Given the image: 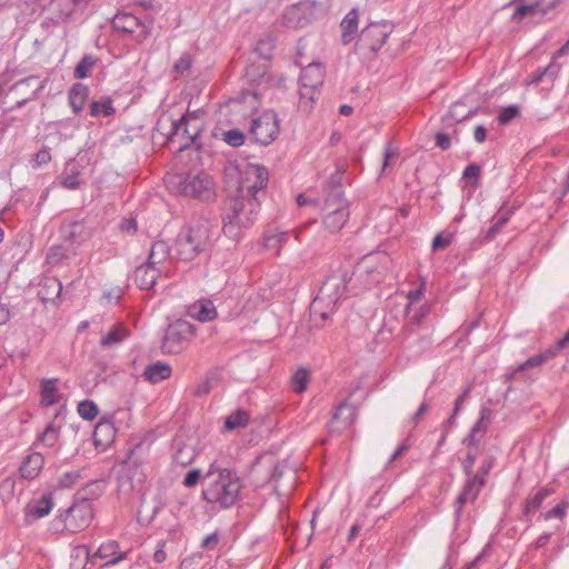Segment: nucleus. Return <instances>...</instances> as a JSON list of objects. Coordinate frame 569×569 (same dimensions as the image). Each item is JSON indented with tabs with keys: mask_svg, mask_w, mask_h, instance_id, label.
Here are the masks:
<instances>
[{
	"mask_svg": "<svg viewBox=\"0 0 569 569\" xmlns=\"http://www.w3.org/2000/svg\"><path fill=\"white\" fill-rule=\"evenodd\" d=\"M268 177V170L262 166L247 168L222 216V231L228 238L239 240L241 230L249 229L254 223L261 200L266 196Z\"/></svg>",
	"mask_w": 569,
	"mask_h": 569,
	"instance_id": "f257e3e1",
	"label": "nucleus"
},
{
	"mask_svg": "<svg viewBox=\"0 0 569 569\" xmlns=\"http://www.w3.org/2000/svg\"><path fill=\"white\" fill-rule=\"evenodd\" d=\"M213 470L214 467L211 466L204 476L207 485L202 490L203 499L228 509L240 499V478L232 469H218L217 476Z\"/></svg>",
	"mask_w": 569,
	"mask_h": 569,
	"instance_id": "f03ea898",
	"label": "nucleus"
},
{
	"mask_svg": "<svg viewBox=\"0 0 569 569\" xmlns=\"http://www.w3.org/2000/svg\"><path fill=\"white\" fill-rule=\"evenodd\" d=\"M210 240V224L197 221L181 228L174 240V257L190 262L206 251Z\"/></svg>",
	"mask_w": 569,
	"mask_h": 569,
	"instance_id": "7ed1b4c3",
	"label": "nucleus"
},
{
	"mask_svg": "<svg viewBox=\"0 0 569 569\" xmlns=\"http://www.w3.org/2000/svg\"><path fill=\"white\" fill-rule=\"evenodd\" d=\"M389 262L390 259L387 254H369L365 257L356 264L353 271L350 273V276H352L351 283H353V287L363 289L378 284L386 277L389 269Z\"/></svg>",
	"mask_w": 569,
	"mask_h": 569,
	"instance_id": "20e7f679",
	"label": "nucleus"
},
{
	"mask_svg": "<svg viewBox=\"0 0 569 569\" xmlns=\"http://www.w3.org/2000/svg\"><path fill=\"white\" fill-rule=\"evenodd\" d=\"M176 179L179 192L186 197H192L201 201H211L216 197L214 182L204 172L177 176Z\"/></svg>",
	"mask_w": 569,
	"mask_h": 569,
	"instance_id": "39448f33",
	"label": "nucleus"
},
{
	"mask_svg": "<svg viewBox=\"0 0 569 569\" xmlns=\"http://www.w3.org/2000/svg\"><path fill=\"white\" fill-rule=\"evenodd\" d=\"M196 328L187 320H176L164 332L161 350L164 353L178 355L187 348L194 337Z\"/></svg>",
	"mask_w": 569,
	"mask_h": 569,
	"instance_id": "423d86ee",
	"label": "nucleus"
},
{
	"mask_svg": "<svg viewBox=\"0 0 569 569\" xmlns=\"http://www.w3.org/2000/svg\"><path fill=\"white\" fill-rule=\"evenodd\" d=\"M250 138L258 144L269 146L279 134V119L274 111L267 110L254 118L250 126Z\"/></svg>",
	"mask_w": 569,
	"mask_h": 569,
	"instance_id": "0eeeda50",
	"label": "nucleus"
},
{
	"mask_svg": "<svg viewBox=\"0 0 569 569\" xmlns=\"http://www.w3.org/2000/svg\"><path fill=\"white\" fill-rule=\"evenodd\" d=\"M328 213L323 218V224L330 232L339 231L349 218L347 201L342 193L336 189L335 194H329L325 200Z\"/></svg>",
	"mask_w": 569,
	"mask_h": 569,
	"instance_id": "6e6552de",
	"label": "nucleus"
},
{
	"mask_svg": "<svg viewBox=\"0 0 569 569\" xmlns=\"http://www.w3.org/2000/svg\"><path fill=\"white\" fill-rule=\"evenodd\" d=\"M78 555L82 553L92 562L97 559L103 561L101 568H108L118 565L120 561L124 560L128 556L127 550H121L118 541L108 540L102 542L97 550L91 553L90 547L82 546L77 548Z\"/></svg>",
	"mask_w": 569,
	"mask_h": 569,
	"instance_id": "1a4fd4ad",
	"label": "nucleus"
},
{
	"mask_svg": "<svg viewBox=\"0 0 569 569\" xmlns=\"http://www.w3.org/2000/svg\"><path fill=\"white\" fill-rule=\"evenodd\" d=\"M352 282V276L348 270L340 269L327 277L318 296L315 300L328 299L329 302L336 303L347 291V287Z\"/></svg>",
	"mask_w": 569,
	"mask_h": 569,
	"instance_id": "9d476101",
	"label": "nucleus"
},
{
	"mask_svg": "<svg viewBox=\"0 0 569 569\" xmlns=\"http://www.w3.org/2000/svg\"><path fill=\"white\" fill-rule=\"evenodd\" d=\"M112 27L117 31L131 33L137 42H143L151 33V22H144L132 13L121 12L114 16Z\"/></svg>",
	"mask_w": 569,
	"mask_h": 569,
	"instance_id": "9b49d317",
	"label": "nucleus"
},
{
	"mask_svg": "<svg viewBox=\"0 0 569 569\" xmlns=\"http://www.w3.org/2000/svg\"><path fill=\"white\" fill-rule=\"evenodd\" d=\"M391 31L392 26L387 21L370 23L360 32L357 44L361 50L367 49L370 52H377L385 44Z\"/></svg>",
	"mask_w": 569,
	"mask_h": 569,
	"instance_id": "f8f14e48",
	"label": "nucleus"
},
{
	"mask_svg": "<svg viewBox=\"0 0 569 569\" xmlns=\"http://www.w3.org/2000/svg\"><path fill=\"white\" fill-rule=\"evenodd\" d=\"M47 82V78L40 79L38 76H29L12 84L10 92L16 93L19 99L17 100L16 106L10 108V110L21 108L30 100L37 98L39 92L46 88Z\"/></svg>",
	"mask_w": 569,
	"mask_h": 569,
	"instance_id": "ddd939ff",
	"label": "nucleus"
},
{
	"mask_svg": "<svg viewBox=\"0 0 569 569\" xmlns=\"http://www.w3.org/2000/svg\"><path fill=\"white\" fill-rule=\"evenodd\" d=\"M93 518L91 503L82 499L69 507L63 519L64 529L70 532H77L88 527Z\"/></svg>",
	"mask_w": 569,
	"mask_h": 569,
	"instance_id": "4468645a",
	"label": "nucleus"
},
{
	"mask_svg": "<svg viewBox=\"0 0 569 569\" xmlns=\"http://www.w3.org/2000/svg\"><path fill=\"white\" fill-rule=\"evenodd\" d=\"M325 68L321 63H309L300 73V96L313 100L315 91L323 83Z\"/></svg>",
	"mask_w": 569,
	"mask_h": 569,
	"instance_id": "2eb2a0df",
	"label": "nucleus"
},
{
	"mask_svg": "<svg viewBox=\"0 0 569 569\" xmlns=\"http://www.w3.org/2000/svg\"><path fill=\"white\" fill-rule=\"evenodd\" d=\"M89 0H51L48 6V20L53 24L67 21L77 10L87 7Z\"/></svg>",
	"mask_w": 569,
	"mask_h": 569,
	"instance_id": "dca6fc26",
	"label": "nucleus"
},
{
	"mask_svg": "<svg viewBox=\"0 0 569 569\" xmlns=\"http://www.w3.org/2000/svg\"><path fill=\"white\" fill-rule=\"evenodd\" d=\"M356 417L355 408L347 401H342L335 410L328 425L330 433H340L343 429L352 425Z\"/></svg>",
	"mask_w": 569,
	"mask_h": 569,
	"instance_id": "f3484780",
	"label": "nucleus"
},
{
	"mask_svg": "<svg viewBox=\"0 0 569 569\" xmlns=\"http://www.w3.org/2000/svg\"><path fill=\"white\" fill-rule=\"evenodd\" d=\"M560 0H551L548 3L537 1L535 3H521L518 4L512 14V21L520 22L527 17H532L536 14L546 16L548 12L553 10Z\"/></svg>",
	"mask_w": 569,
	"mask_h": 569,
	"instance_id": "a211bd4d",
	"label": "nucleus"
},
{
	"mask_svg": "<svg viewBox=\"0 0 569 569\" xmlns=\"http://www.w3.org/2000/svg\"><path fill=\"white\" fill-rule=\"evenodd\" d=\"M188 116H182L179 120L171 122V129L168 136V140L173 142L176 139H181L183 141L179 144V151H183L187 149L191 142H193L199 133L197 129L193 133H190L188 130Z\"/></svg>",
	"mask_w": 569,
	"mask_h": 569,
	"instance_id": "6ab92c4d",
	"label": "nucleus"
},
{
	"mask_svg": "<svg viewBox=\"0 0 569 569\" xmlns=\"http://www.w3.org/2000/svg\"><path fill=\"white\" fill-rule=\"evenodd\" d=\"M485 481L480 479V477H473L472 475L468 477L462 491L458 496L456 500V517L459 518L461 513L462 507L467 501H473L479 496V492L485 487Z\"/></svg>",
	"mask_w": 569,
	"mask_h": 569,
	"instance_id": "aec40b11",
	"label": "nucleus"
},
{
	"mask_svg": "<svg viewBox=\"0 0 569 569\" xmlns=\"http://www.w3.org/2000/svg\"><path fill=\"white\" fill-rule=\"evenodd\" d=\"M159 276L160 270L147 261L136 268L133 280L140 289L150 290L154 287Z\"/></svg>",
	"mask_w": 569,
	"mask_h": 569,
	"instance_id": "412c9836",
	"label": "nucleus"
},
{
	"mask_svg": "<svg viewBox=\"0 0 569 569\" xmlns=\"http://www.w3.org/2000/svg\"><path fill=\"white\" fill-rule=\"evenodd\" d=\"M61 234L63 240L72 246L89 239L91 231L81 221H70L61 227Z\"/></svg>",
	"mask_w": 569,
	"mask_h": 569,
	"instance_id": "4be33fe9",
	"label": "nucleus"
},
{
	"mask_svg": "<svg viewBox=\"0 0 569 569\" xmlns=\"http://www.w3.org/2000/svg\"><path fill=\"white\" fill-rule=\"evenodd\" d=\"M53 508L52 493H44L40 499L29 502L24 508L28 520H37L50 513Z\"/></svg>",
	"mask_w": 569,
	"mask_h": 569,
	"instance_id": "5701e85b",
	"label": "nucleus"
},
{
	"mask_svg": "<svg viewBox=\"0 0 569 569\" xmlns=\"http://www.w3.org/2000/svg\"><path fill=\"white\" fill-rule=\"evenodd\" d=\"M188 315L196 320L207 322L216 319L218 313L211 300L201 299L189 306Z\"/></svg>",
	"mask_w": 569,
	"mask_h": 569,
	"instance_id": "b1692460",
	"label": "nucleus"
},
{
	"mask_svg": "<svg viewBox=\"0 0 569 569\" xmlns=\"http://www.w3.org/2000/svg\"><path fill=\"white\" fill-rule=\"evenodd\" d=\"M61 291L62 283L60 280L54 277H48L39 283L38 297L42 302L47 303L54 301L61 295Z\"/></svg>",
	"mask_w": 569,
	"mask_h": 569,
	"instance_id": "393cba45",
	"label": "nucleus"
},
{
	"mask_svg": "<svg viewBox=\"0 0 569 569\" xmlns=\"http://www.w3.org/2000/svg\"><path fill=\"white\" fill-rule=\"evenodd\" d=\"M44 458L39 452H33L29 455L20 466V475L23 479L32 480L34 479L40 470L43 468Z\"/></svg>",
	"mask_w": 569,
	"mask_h": 569,
	"instance_id": "a878e982",
	"label": "nucleus"
},
{
	"mask_svg": "<svg viewBox=\"0 0 569 569\" xmlns=\"http://www.w3.org/2000/svg\"><path fill=\"white\" fill-rule=\"evenodd\" d=\"M170 365L161 361L150 363L143 371V378L151 383H159L171 376Z\"/></svg>",
	"mask_w": 569,
	"mask_h": 569,
	"instance_id": "bb28decb",
	"label": "nucleus"
},
{
	"mask_svg": "<svg viewBox=\"0 0 569 569\" xmlns=\"http://www.w3.org/2000/svg\"><path fill=\"white\" fill-rule=\"evenodd\" d=\"M89 96V88L80 82L74 83L69 91V103L72 111L78 114L82 111Z\"/></svg>",
	"mask_w": 569,
	"mask_h": 569,
	"instance_id": "cd10ccee",
	"label": "nucleus"
},
{
	"mask_svg": "<svg viewBox=\"0 0 569 569\" xmlns=\"http://www.w3.org/2000/svg\"><path fill=\"white\" fill-rule=\"evenodd\" d=\"M555 490L552 488L543 487L540 488L531 498H528L523 506V516L526 520H530L533 515L542 505L545 499L552 495Z\"/></svg>",
	"mask_w": 569,
	"mask_h": 569,
	"instance_id": "c85d7f7f",
	"label": "nucleus"
},
{
	"mask_svg": "<svg viewBox=\"0 0 569 569\" xmlns=\"http://www.w3.org/2000/svg\"><path fill=\"white\" fill-rule=\"evenodd\" d=\"M173 257L174 256H171V247L167 241L156 240L150 248L148 262L156 267Z\"/></svg>",
	"mask_w": 569,
	"mask_h": 569,
	"instance_id": "c756f323",
	"label": "nucleus"
},
{
	"mask_svg": "<svg viewBox=\"0 0 569 569\" xmlns=\"http://www.w3.org/2000/svg\"><path fill=\"white\" fill-rule=\"evenodd\" d=\"M116 429L109 419H102L94 429L93 439L97 446L107 445L114 438Z\"/></svg>",
	"mask_w": 569,
	"mask_h": 569,
	"instance_id": "7c9ffc66",
	"label": "nucleus"
},
{
	"mask_svg": "<svg viewBox=\"0 0 569 569\" xmlns=\"http://www.w3.org/2000/svg\"><path fill=\"white\" fill-rule=\"evenodd\" d=\"M341 28H342V34L341 40L343 44H348L351 40L353 34L358 30V12L357 10L352 9L347 13V16L341 21Z\"/></svg>",
	"mask_w": 569,
	"mask_h": 569,
	"instance_id": "2f4dec72",
	"label": "nucleus"
},
{
	"mask_svg": "<svg viewBox=\"0 0 569 569\" xmlns=\"http://www.w3.org/2000/svg\"><path fill=\"white\" fill-rule=\"evenodd\" d=\"M128 336L129 330L124 326L118 325L101 338L100 346L103 348H111L122 342L124 339L128 338Z\"/></svg>",
	"mask_w": 569,
	"mask_h": 569,
	"instance_id": "473e14b6",
	"label": "nucleus"
},
{
	"mask_svg": "<svg viewBox=\"0 0 569 569\" xmlns=\"http://www.w3.org/2000/svg\"><path fill=\"white\" fill-rule=\"evenodd\" d=\"M317 4L316 0H302L290 8L289 14L297 18L298 23L301 22V19L308 22Z\"/></svg>",
	"mask_w": 569,
	"mask_h": 569,
	"instance_id": "72a5a7b5",
	"label": "nucleus"
},
{
	"mask_svg": "<svg viewBox=\"0 0 569 569\" xmlns=\"http://www.w3.org/2000/svg\"><path fill=\"white\" fill-rule=\"evenodd\" d=\"M57 379H46L41 383L42 403L47 407L53 406L58 402L57 399Z\"/></svg>",
	"mask_w": 569,
	"mask_h": 569,
	"instance_id": "f704fd0d",
	"label": "nucleus"
},
{
	"mask_svg": "<svg viewBox=\"0 0 569 569\" xmlns=\"http://www.w3.org/2000/svg\"><path fill=\"white\" fill-rule=\"evenodd\" d=\"M70 253L76 254L73 249L71 250L69 247H64L63 244L52 246L47 253V262L51 266H57L64 259H68Z\"/></svg>",
	"mask_w": 569,
	"mask_h": 569,
	"instance_id": "c9c22d12",
	"label": "nucleus"
},
{
	"mask_svg": "<svg viewBox=\"0 0 569 569\" xmlns=\"http://www.w3.org/2000/svg\"><path fill=\"white\" fill-rule=\"evenodd\" d=\"M249 421V415L246 410L238 409L226 418L223 429L231 431L237 428L246 427Z\"/></svg>",
	"mask_w": 569,
	"mask_h": 569,
	"instance_id": "e433bc0d",
	"label": "nucleus"
},
{
	"mask_svg": "<svg viewBox=\"0 0 569 569\" xmlns=\"http://www.w3.org/2000/svg\"><path fill=\"white\" fill-rule=\"evenodd\" d=\"M552 359V352L543 351L528 358L525 362L517 367V371L526 372L529 369L541 367L543 363Z\"/></svg>",
	"mask_w": 569,
	"mask_h": 569,
	"instance_id": "4c0bfd02",
	"label": "nucleus"
},
{
	"mask_svg": "<svg viewBox=\"0 0 569 569\" xmlns=\"http://www.w3.org/2000/svg\"><path fill=\"white\" fill-rule=\"evenodd\" d=\"M116 112L112 107V102L110 98H106L101 101H92L90 103V116L91 117H110Z\"/></svg>",
	"mask_w": 569,
	"mask_h": 569,
	"instance_id": "58836bf2",
	"label": "nucleus"
},
{
	"mask_svg": "<svg viewBox=\"0 0 569 569\" xmlns=\"http://www.w3.org/2000/svg\"><path fill=\"white\" fill-rule=\"evenodd\" d=\"M96 59L91 54H84L74 68V78L84 79L96 64Z\"/></svg>",
	"mask_w": 569,
	"mask_h": 569,
	"instance_id": "ea45409f",
	"label": "nucleus"
},
{
	"mask_svg": "<svg viewBox=\"0 0 569 569\" xmlns=\"http://www.w3.org/2000/svg\"><path fill=\"white\" fill-rule=\"evenodd\" d=\"M59 438V428L49 423L43 432L38 437V441L48 448H53Z\"/></svg>",
	"mask_w": 569,
	"mask_h": 569,
	"instance_id": "a19ab883",
	"label": "nucleus"
},
{
	"mask_svg": "<svg viewBox=\"0 0 569 569\" xmlns=\"http://www.w3.org/2000/svg\"><path fill=\"white\" fill-rule=\"evenodd\" d=\"M78 413L84 420L92 421L99 413L98 406L92 400L80 401Z\"/></svg>",
	"mask_w": 569,
	"mask_h": 569,
	"instance_id": "79ce46f5",
	"label": "nucleus"
},
{
	"mask_svg": "<svg viewBox=\"0 0 569 569\" xmlns=\"http://www.w3.org/2000/svg\"><path fill=\"white\" fill-rule=\"evenodd\" d=\"M465 104L461 102L453 103L447 117L455 122H461L471 118L476 113V110H468L467 112H465L462 110Z\"/></svg>",
	"mask_w": 569,
	"mask_h": 569,
	"instance_id": "37998d69",
	"label": "nucleus"
},
{
	"mask_svg": "<svg viewBox=\"0 0 569 569\" xmlns=\"http://www.w3.org/2000/svg\"><path fill=\"white\" fill-rule=\"evenodd\" d=\"M309 381L308 370L301 368L296 371L291 379V388L295 392L301 393L306 390Z\"/></svg>",
	"mask_w": 569,
	"mask_h": 569,
	"instance_id": "c03bdc74",
	"label": "nucleus"
},
{
	"mask_svg": "<svg viewBox=\"0 0 569 569\" xmlns=\"http://www.w3.org/2000/svg\"><path fill=\"white\" fill-rule=\"evenodd\" d=\"M510 211L508 212H498L492 221V226L488 229L486 238L487 239H493L495 236L500 231V229L509 221L510 218Z\"/></svg>",
	"mask_w": 569,
	"mask_h": 569,
	"instance_id": "a18cd8bd",
	"label": "nucleus"
},
{
	"mask_svg": "<svg viewBox=\"0 0 569 569\" xmlns=\"http://www.w3.org/2000/svg\"><path fill=\"white\" fill-rule=\"evenodd\" d=\"M568 508H569V501L561 500L557 506H555L552 509L548 510L547 512L542 513L540 517L546 521L551 520V519H563L567 515Z\"/></svg>",
	"mask_w": 569,
	"mask_h": 569,
	"instance_id": "49530a36",
	"label": "nucleus"
},
{
	"mask_svg": "<svg viewBox=\"0 0 569 569\" xmlns=\"http://www.w3.org/2000/svg\"><path fill=\"white\" fill-rule=\"evenodd\" d=\"M290 232L281 231L264 237V246L269 249H280L289 239Z\"/></svg>",
	"mask_w": 569,
	"mask_h": 569,
	"instance_id": "de8ad7c7",
	"label": "nucleus"
},
{
	"mask_svg": "<svg viewBox=\"0 0 569 569\" xmlns=\"http://www.w3.org/2000/svg\"><path fill=\"white\" fill-rule=\"evenodd\" d=\"M490 416L491 410L489 408H482L480 411V417L472 426L471 431H473V433H479L480 437H483L489 425Z\"/></svg>",
	"mask_w": 569,
	"mask_h": 569,
	"instance_id": "09e8293b",
	"label": "nucleus"
},
{
	"mask_svg": "<svg viewBox=\"0 0 569 569\" xmlns=\"http://www.w3.org/2000/svg\"><path fill=\"white\" fill-rule=\"evenodd\" d=\"M223 141L231 147H240L244 143L246 136L239 129H231L222 133Z\"/></svg>",
	"mask_w": 569,
	"mask_h": 569,
	"instance_id": "8fccbe9b",
	"label": "nucleus"
},
{
	"mask_svg": "<svg viewBox=\"0 0 569 569\" xmlns=\"http://www.w3.org/2000/svg\"><path fill=\"white\" fill-rule=\"evenodd\" d=\"M269 467L271 468V472H270L267 481L268 482H272L273 483V488L277 489L278 488V482H279V480L281 479V477L283 476V473L286 471L287 463L286 462H277V463H274L273 461H271L269 463Z\"/></svg>",
	"mask_w": 569,
	"mask_h": 569,
	"instance_id": "3c124183",
	"label": "nucleus"
},
{
	"mask_svg": "<svg viewBox=\"0 0 569 569\" xmlns=\"http://www.w3.org/2000/svg\"><path fill=\"white\" fill-rule=\"evenodd\" d=\"M192 66V57L190 53L184 52L173 64L172 71L176 74H184L191 69Z\"/></svg>",
	"mask_w": 569,
	"mask_h": 569,
	"instance_id": "603ef678",
	"label": "nucleus"
},
{
	"mask_svg": "<svg viewBox=\"0 0 569 569\" xmlns=\"http://www.w3.org/2000/svg\"><path fill=\"white\" fill-rule=\"evenodd\" d=\"M520 114V109L517 104H510L508 107H505L499 116H498V122L500 124H507L511 120L516 119Z\"/></svg>",
	"mask_w": 569,
	"mask_h": 569,
	"instance_id": "864d4df0",
	"label": "nucleus"
},
{
	"mask_svg": "<svg viewBox=\"0 0 569 569\" xmlns=\"http://www.w3.org/2000/svg\"><path fill=\"white\" fill-rule=\"evenodd\" d=\"M80 478H81L80 470L68 471L59 478L58 483H59V487H61V488H71L78 482V480Z\"/></svg>",
	"mask_w": 569,
	"mask_h": 569,
	"instance_id": "5fc2aeb1",
	"label": "nucleus"
},
{
	"mask_svg": "<svg viewBox=\"0 0 569 569\" xmlns=\"http://www.w3.org/2000/svg\"><path fill=\"white\" fill-rule=\"evenodd\" d=\"M480 173H481V168L478 163H470L469 166H467L462 172V178L468 180V179H473V186H477L478 184V180L480 178Z\"/></svg>",
	"mask_w": 569,
	"mask_h": 569,
	"instance_id": "6e6d98bb",
	"label": "nucleus"
},
{
	"mask_svg": "<svg viewBox=\"0 0 569 569\" xmlns=\"http://www.w3.org/2000/svg\"><path fill=\"white\" fill-rule=\"evenodd\" d=\"M341 179H342V171L340 170H337L331 177H330V180L328 182V192H327V196L329 194H335L336 192V189H338L342 194V190H341Z\"/></svg>",
	"mask_w": 569,
	"mask_h": 569,
	"instance_id": "4d7b16f0",
	"label": "nucleus"
},
{
	"mask_svg": "<svg viewBox=\"0 0 569 569\" xmlns=\"http://www.w3.org/2000/svg\"><path fill=\"white\" fill-rule=\"evenodd\" d=\"M493 461H495V459L492 457H489L488 459H486L481 463V466L479 467L477 472L472 473V476L473 477H480V479L486 482L487 481V476L489 475L490 470L493 467Z\"/></svg>",
	"mask_w": 569,
	"mask_h": 569,
	"instance_id": "13d9d810",
	"label": "nucleus"
},
{
	"mask_svg": "<svg viewBox=\"0 0 569 569\" xmlns=\"http://www.w3.org/2000/svg\"><path fill=\"white\" fill-rule=\"evenodd\" d=\"M451 243V236L438 233L432 240V250L439 251L447 248Z\"/></svg>",
	"mask_w": 569,
	"mask_h": 569,
	"instance_id": "bf43d9fd",
	"label": "nucleus"
},
{
	"mask_svg": "<svg viewBox=\"0 0 569 569\" xmlns=\"http://www.w3.org/2000/svg\"><path fill=\"white\" fill-rule=\"evenodd\" d=\"M477 455L471 449L467 452L466 458L462 461V470L467 477H470L472 475V467L476 462Z\"/></svg>",
	"mask_w": 569,
	"mask_h": 569,
	"instance_id": "052dcab7",
	"label": "nucleus"
},
{
	"mask_svg": "<svg viewBox=\"0 0 569 569\" xmlns=\"http://www.w3.org/2000/svg\"><path fill=\"white\" fill-rule=\"evenodd\" d=\"M568 345H569V330L566 332V335L560 340H558L555 345L549 347L547 349V352H552V359H553L561 350L567 348Z\"/></svg>",
	"mask_w": 569,
	"mask_h": 569,
	"instance_id": "680f3d73",
	"label": "nucleus"
},
{
	"mask_svg": "<svg viewBox=\"0 0 569 569\" xmlns=\"http://www.w3.org/2000/svg\"><path fill=\"white\" fill-rule=\"evenodd\" d=\"M61 186L69 190H77L80 187V181L74 174H63L61 176Z\"/></svg>",
	"mask_w": 569,
	"mask_h": 569,
	"instance_id": "e2e57ef3",
	"label": "nucleus"
},
{
	"mask_svg": "<svg viewBox=\"0 0 569 569\" xmlns=\"http://www.w3.org/2000/svg\"><path fill=\"white\" fill-rule=\"evenodd\" d=\"M212 388V382L210 379H204V380H201L200 382L197 383V386L194 387L192 393L193 396L196 397H203L206 395H208L210 392Z\"/></svg>",
	"mask_w": 569,
	"mask_h": 569,
	"instance_id": "0e129e2a",
	"label": "nucleus"
},
{
	"mask_svg": "<svg viewBox=\"0 0 569 569\" xmlns=\"http://www.w3.org/2000/svg\"><path fill=\"white\" fill-rule=\"evenodd\" d=\"M200 477H201L200 470H198V469L189 470L184 476L183 485L188 488H192L198 483Z\"/></svg>",
	"mask_w": 569,
	"mask_h": 569,
	"instance_id": "69168bd1",
	"label": "nucleus"
},
{
	"mask_svg": "<svg viewBox=\"0 0 569 569\" xmlns=\"http://www.w3.org/2000/svg\"><path fill=\"white\" fill-rule=\"evenodd\" d=\"M51 160V154L49 150L42 149L38 151L33 157V168H38L42 164L48 163Z\"/></svg>",
	"mask_w": 569,
	"mask_h": 569,
	"instance_id": "338daca9",
	"label": "nucleus"
},
{
	"mask_svg": "<svg viewBox=\"0 0 569 569\" xmlns=\"http://www.w3.org/2000/svg\"><path fill=\"white\" fill-rule=\"evenodd\" d=\"M435 139L436 146L441 150H448L451 147V138L445 132H437Z\"/></svg>",
	"mask_w": 569,
	"mask_h": 569,
	"instance_id": "774afa93",
	"label": "nucleus"
}]
</instances>
